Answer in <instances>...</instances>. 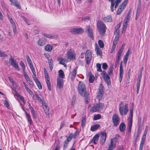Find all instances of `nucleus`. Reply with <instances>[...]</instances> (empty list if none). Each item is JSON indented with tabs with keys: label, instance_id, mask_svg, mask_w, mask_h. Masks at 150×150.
<instances>
[{
	"label": "nucleus",
	"instance_id": "39",
	"mask_svg": "<svg viewBox=\"0 0 150 150\" xmlns=\"http://www.w3.org/2000/svg\"><path fill=\"white\" fill-rule=\"evenodd\" d=\"M31 113L33 118L35 119L37 117V115L33 109L31 110Z\"/></svg>",
	"mask_w": 150,
	"mask_h": 150
},
{
	"label": "nucleus",
	"instance_id": "63",
	"mask_svg": "<svg viewBox=\"0 0 150 150\" xmlns=\"http://www.w3.org/2000/svg\"><path fill=\"white\" fill-rule=\"evenodd\" d=\"M69 144V143H68L67 142H65V141L64 142V147H63V149L64 150H65L67 149Z\"/></svg>",
	"mask_w": 150,
	"mask_h": 150
},
{
	"label": "nucleus",
	"instance_id": "61",
	"mask_svg": "<svg viewBox=\"0 0 150 150\" xmlns=\"http://www.w3.org/2000/svg\"><path fill=\"white\" fill-rule=\"evenodd\" d=\"M4 105L7 108H8L9 107V104L7 102V101L6 100H5L4 101Z\"/></svg>",
	"mask_w": 150,
	"mask_h": 150
},
{
	"label": "nucleus",
	"instance_id": "7",
	"mask_svg": "<svg viewBox=\"0 0 150 150\" xmlns=\"http://www.w3.org/2000/svg\"><path fill=\"white\" fill-rule=\"evenodd\" d=\"M127 1L128 0H125L120 5L117 11V15L120 14L122 13L126 6Z\"/></svg>",
	"mask_w": 150,
	"mask_h": 150
},
{
	"label": "nucleus",
	"instance_id": "58",
	"mask_svg": "<svg viewBox=\"0 0 150 150\" xmlns=\"http://www.w3.org/2000/svg\"><path fill=\"white\" fill-rule=\"evenodd\" d=\"M102 67L104 70H105L108 67V66L106 63H104L103 64Z\"/></svg>",
	"mask_w": 150,
	"mask_h": 150
},
{
	"label": "nucleus",
	"instance_id": "51",
	"mask_svg": "<svg viewBox=\"0 0 150 150\" xmlns=\"http://www.w3.org/2000/svg\"><path fill=\"white\" fill-rule=\"evenodd\" d=\"M101 64L99 63H97L96 64V67L98 68L97 69V71L100 72H101L102 71L101 68Z\"/></svg>",
	"mask_w": 150,
	"mask_h": 150
},
{
	"label": "nucleus",
	"instance_id": "22",
	"mask_svg": "<svg viewBox=\"0 0 150 150\" xmlns=\"http://www.w3.org/2000/svg\"><path fill=\"white\" fill-rule=\"evenodd\" d=\"M126 128V126L124 122L121 123L119 126V129L120 131L121 132L124 131Z\"/></svg>",
	"mask_w": 150,
	"mask_h": 150
},
{
	"label": "nucleus",
	"instance_id": "64",
	"mask_svg": "<svg viewBox=\"0 0 150 150\" xmlns=\"http://www.w3.org/2000/svg\"><path fill=\"white\" fill-rule=\"evenodd\" d=\"M104 80L106 83H107L108 85H109L111 84V81L110 79H105Z\"/></svg>",
	"mask_w": 150,
	"mask_h": 150
},
{
	"label": "nucleus",
	"instance_id": "1",
	"mask_svg": "<svg viewBox=\"0 0 150 150\" xmlns=\"http://www.w3.org/2000/svg\"><path fill=\"white\" fill-rule=\"evenodd\" d=\"M78 88L80 95L85 98V103L88 104L90 100L89 94L87 92L84 83L82 82H80L78 84Z\"/></svg>",
	"mask_w": 150,
	"mask_h": 150
},
{
	"label": "nucleus",
	"instance_id": "29",
	"mask_svg": "<svg viewBox=\"0 0 150 150\" xmlns=\"http://www.w3.org/2000/svg\"><path fill=\"white\" fill-rule=\"evenodd\" d=\"M122 62H121V63L120 64V70H119V76H123V67L122 64Z\"/></svg>",
	"mask_w": 150,
	"mask_h": 150
},
{
	"label": "nucleus",
	"instance_id": "54",
	"mask_svg": "<svg viewBox=\"0 0 150 150\" xmlns=\"http://www.w3.org/2000/svg\"><path fill=\"white\" fill-rule=\"evenodd\" d=\"M130 18V16H129V13H128L127 14V16L125 17V18L124 20V21H126V22H128V21L129 20Z\"/></svg>",
	"mask_w": 150,
	"mask_h": 150
},
{
	"label": "nucleus",
	"instance_id": "38",
	"mask_svg": "<svg viewBox=\"0 0 150 150\" xmlns=\"http://www.w3.org/2000/svg\"><path fill=\"white\" fill-rule=\"evenodd\" d=\"M119 137V135L117 134L114 138L112 139H111V141H112L113 142H115V144Z\"/></svg>",
	"mask_w": 150,
	"mask_h": 150
},
{
	"label": "nucleus",
	"instance_id": "36",
	"mask_svg": "<svg viewBox=\"0 0 150 150\" xmlns=\"http://www.w3.org/2000/svg\"><path fill=\"white\" fill-rule=\"evenodd\" d=\"M99 92L102 93H104V87L102 84H100L99 88Z\"/></svg>",
	"mask_w": 150,
	"mask_h": 150
},
{
	"label": "nucleus",
	"instance_id": "48",
	"mask_svg": "<svg viewBox=\"0 0 150 150\" xmlns=\"http://www.w3.org/2000/svg\"><path fill=\"white\" fill-rule=\"evenodd\" d=\"M23 74L25 76V79L27 81H30V79L29 78V76H28V75L26 74V72L24 71H23Z\"/></svg>",
	"mask_w": 150,
	"mask_h": 150
},
{
	"label": "nucleus",
	"instance_id": "47",
	"mask_svg": "<svg viewBox=\"0 0 150 150\" xmlns=\"http://www.w3.org/2000/svg\"><path fill=\"white\" fill-rule=\"evenodd\" d=\"M26 58L29 65H31L32 64V63L28 55H27L26 56Z\"/></svg>",
	"mask_w": 150,
	"mask_h": 150
},
{
	"label": "nucleus",
	"instance_id": "9",
	"mask_svg": "<svg viewBox=\"0 0 150 150\" xmlns=\"http://www.w3.org/2000/svg\"><path fill=\"white\" fill-rule=\"evenodd\" d=\"M67 56L68 60H71L74 59L75 55L74 51L71 49H69L67 52Z\"/></svg>",
	"mask_w": 150,
	"mask_h": 150
},
{
	"label": "nucleus",
	"instance_id": "23",
	"mask_svg": "<svg viewBox=\"0 0 150 150\" xmlns=\"http://www.w3.org/2000/svg\"><path fill=\"white\" fill-rule=\"evenodd\" d=\"M103 20L105 22H111L112 18L111 16H108L106 17H104L103 18Z\"/></svg>",
	"mask_w": 150,
	"mask_h": 150
},
{
	"label": "nucleus",
	"instance_id": "52",
	"mask_svg": "<svg viewBox=\"0 0 150 150\" xmlns=\"http://www.w3.org/2000/svg\"><path fill=\"white\" fill-rule=\"evenodd\" d=\"M76 100V97L75 96L73 95L72 97V101L71 102V105H73L75 103Z\"/></svg>",
	"mask_w": 150,
	"mask_h": 150
},
{
	"label": "nucleus",
	"instance_id": "33",
	"mask_svg": "<svg viewBox=\"0 0 150 150\" xmlns=\"http://www.w3.org/2000/svg\"><path fill=\"white\" fill-rule=\"evenodd\" d=\"M109 1L111 2V5L110 6V9L112 12H113L114 11L113 8L114 6L115 3L114 1L115 0H108Z\"/></svg>",
	"mask_w": 150,
	"mask_h": 150
},
{
	"label": "nucleus",
	"instance_id": "24",
	"mask_svg": "<svg viewBox=\"0 0 150 150\" xmlns=\"http://www.w3.org/2000/svg\"><path fill=\"white\" fill-rule=\"evenodd\" d=\"M25 112L26 116V117L27 118L28 121L30 125H31L33 123V121L31 118L30 115L28 113H27V112H26V111H25Z\"/></svg>",
	"mask_w": 150,
	"mask_h": 150
},
{
	"label": "nucleus",
	"instance_id": "35",
	"mask_svg": "<svg viewBox=\"0 0 150 150\" xmlns=\"http://www.w3.org/2000/svg\"><path fill=\"white\" fill-rule=\"evenodd\" d=\"M59 76L62 78H63L64 76V75L63 71L62 70L60 69L59 71Z\"/></svg>",
	"mask_w": 150,
	"mask_h": 150
},
{
	"label": "nucleus",
	"instance_id": "13",
	"mask_svg": "<svg viewBox=\"0 0 150 150\" xmlns=\"http://www.w3.org/2000/svg\"><path fill=\"white\" fill-rule=\"evenodd\" d=\"M83 31V29L81 28H74L71 29L70 30V32L73 33L74 34H80L82 33Z\"/></svg>",
	"mask_w": 150,
	"mask_h": 150
},
{
	"label": "nucleus",
	"instance_id": "43",
	"mask_svg": "<svg viewBox=\"0 0 150 150\" xmlns=\"http://www.w3.org/2000/svg\"><path fill=\"white\" fill-rule=\"evenodd\" d=\"M104 93L98 92V95L97 96V97L99 100H100L102 98Z\"/></svg>",
	"mask_w": 150,
	"mask_h": 150
},
{
	"label": "nucleus",
	"instance_id": "10",
	"mask_svg": "<svg viewBox=\"0 0 150 150\" xmlns=\"http://www.w3.org/2000/svg\"><path fill=\"white\" fill-rule=\"evenodd\" d=\"M112 120L114 126L116 127L117 126L120 122L118 116L116 114H114L112 117Z\"/></svg>",
	"mask_w": 150,
	"mask_h": 150
},
{
	"label": "nucleus",
	"instance_id": "44",
	"mask_svg": "<svg viewBox=\"0 0 150 150\" xmlns=\"http://www.w3.org/2000/svg\"><path fill=\"white\" fill-rule=\"evenodd\" d=\"M101 117V115L100 114H97L95 115L93 118V120H96L100 119Z\"/></svg>",
	"mask_w": 150,
	"mask_h": 150
},
{
	"label": "nucleus",
	"instance_id": "8",
	"mask_svg": "<svg viewBox=\"0 0 150 150\" xmlns=\"http://www.w3.org/2000/svg\"><path fill=\"white\" fill-rule=\"evenodd\" d=\"M92 57V53L90 50H87L85 53V59L86 64L88 65Z\"/></svg>",
	"mask_w": 150,
	"mask_h": 150
},
{
	"label": "nucleus",
	"instance_id": "3",
	"mask_svg": "<svg viewBox=\"0 0 150 150\" xmlns=\"http://www.w3.org/2000/svg\"><path fill=\"white\" fill-rule=\"evenodd\" d=\"M104 107V104L103 103H99L93 105L90 111L92 112H96L103 109Z\"/></svg>",
	"mask_w": 150,
	"mask_h": 150
},
{
	"label": "nucleus",
	"instance_id": "11",
	"mask_svg": "<svg viewBox=\"0 0 150 150\" xmlns=\"http://www.w3.org/2000/svg\"><path fill=\"white\" fill-rule=\"evenodd\" d=\"M86 30L88 32L87 35L92 40H93L94 39V37L92 32V30L91 28L90 25H87L86 26Z\"/></svg>",
	"mask_w": 150,
	"mask_h": 150
},
{
	"label": "nucleus",
	"instance_id": "25",
	"mask_svg": "<svg viewBox=\"0 0 150 150\" xmlns=\"http://www.w3.org/2000/svg\"><path fill=\"white\" fill-rule=\"evenodd\" d=\"M115 142H113L112 141H111L110 145L108 150H113L115 148Z\"/></svg>",
	"mask_w": 150,
	"mask_h": 150
},
{
	"label": "nucleus",
	"instance_id": "53",
	"mask_svg": "<svg viewBox=\"0 0 150 150\" xmlns=\"http://www.w3.org/2000/svg\"><path fill=\"white\" fill-rule=\"evenodd\" d=\"M113 71V67L112 66H110L109 69L108 71V74L110 75L111 74H112Z\"/></svg>",
	"mask_w": 150,
	"mask_h": 150
},
{
	"label": "nucleus",
	"instance_id": "49",
	"mask_svg": "<svg viewBox=\"0 0 150 150\" xmlns=\"http://www.w3.org/2000/svg\"><path fill=\"white\" fill-rule=\"evenodd\" d=\"M125 45H124V44H123L122 45V46H121V48H120V50H119L118 52V53H119V54H122V52H123V51L124 48V46H125Z\"/></svg>",
	"mask_w": 150,
	"mask_h": 150
},
{
	"label": "nucleus",
	"instance_id": "46",
	"mask_svg": "<svg viewBox=\"0 0 150 150\" xmlns=\"http://www.w3.org/2000/svg\"><path fill=\"white\" fill-rule=\"evenodd\" d=\"M98 45L100 48H103L104 47V44L103 41L101 40L98 41Z\"/></svg>",
	"mask_w": 150,
	"mask_h": 150
},
{
	"label": "nucleus",
	"instance_id": "59",
	"mask_svg": "<svg viewBox=\"0 0 150 150\" xmlns=\"http://www.w3.org/2000/svg\"><path fill=\"white\" fill-rule=\"evenodd\" d=\"M139 136V134H137L136 137L134 141V146H136V143L137 141V139Z\"/></svg>",
	"mask_w": 150,
	"mask_h": 150
},
{
	"label": "nucleus",
	"instance_id": "14",
	"mask_svg": "<svg viewBox=\"0 0 150 150\" xmlns=\"http://www.w3.org/2000/svg\"><path fill=\"white\" fill-rule=\"evenodd\" d=\"M47 42L46 38L45 37L41 38L38 42V45L40 46L45 45Z\"/></svg>",
	"mask_w": 150,
	"mask_h": 150
},
{
	"label": "nucleus",
	"instance_id": "5",
	"mask_svg": "<svg viewBox=\"0 0 150 150\" xmlns=\"http://www.w3.org/2000/svg\"><path fill=\"white\" fill-rule=\"evenodd\" d=\"M133 110V108L130 109L129 115L128 118L129 122L128 123V132L129 133L131 132L132 125Z\"/></svg>",
	"mask_w": 150,
	"mask_h": 150
},
{
	"label": "nucleus",
	"instance_id": "32",
	"mask_svg": "<svg viewBox=\"0 0 150 150\" xmlns=\"http://www.w3.org/2000/svg\"><path fill=\"white\" fill-rule=\"evenodd\" d=\"M14 91L16 93H17V95H16V96L17 97L21 99V100L23 102V103L24 104H25V100H24L23 97L21 96L20 95L17 93V92H16V90H15Z\"/></svg>",
	"mask_w": 150,
	"mask_h": 150
},
{
	"label": "nucleus",
	"instance_id": "21",
	"mask_svg": "<svg viewBox=\"0 0 150 150\" xmlns=\"http://www.w3.org/2000/svg\"><path fill=\"white\" fill-rule=\"evenodd\" d=\"M95 50L96 52V54L97 55L101 56L102 55L101 50L100 48L98 46L96 45Z\"/></svg>",
	"mask_w": 150,
	"mask_h": 150
},
{
	"label": "nucleus",
	"instance_id": "37",
	"mask_svg": "<svg viewBox=\"0 0 150 150\" xmlns=\"http://www.w3.org/2000/svg\"><path fill=\"white\" fill-rule=\"evenodd\" d=\"M119 35H116L113 41V44H114V45H117L119 40Z\"/></svg>",
	"mask_w": 150,
	"mask_h": 150
},
{
	"label": "nucleus",
	"instance_id": "2",
	"mask_svg": "<svg viewBox=\"0 0 150 150\" xmlns=\"http://www.w3.org/2000/svg\"><path fill=\"white\" fill-rule=\"evenodd\" d=\"M97 25L99 34L102 36H104L106 29L105 25L103 22L101 21H98Z\"/></svg>",
	"mask_w": 150,
	"mask_h": 150
},
{
	"label": "nucleus",
	"instance_id": "20",
	"mask_svg": "<svg viewBox=\"0 0 150 150\" xmlns=\"http://www.w3.org/2000/svg\"><path fill=\"white\" fill-rule=\"evenodd\" d=\"M63 80L60 78L57 79V86L59 89L63 87Z\"/></svg>",
	"mask_w": 150,
	"mask_h": 150
},
{
	"label": "nucleus",
	"instance_id": "19",
	"mask_svg": "<svg viewBox=\"0 0 150 150\" xmlns=\"http://www.w3.org/2000/svg\"><path fill=\"white\" fill-rule=\"evenodd\" d=\"M141 74H140V76L139 75L138 80L137 82L136 87H137V93L138 94L139 93V87L140 86V83L141 79Z\"/></svg>",
	"mask_w": 150,
	"mask_h": 150
},
{
	"label": "nucleus",
	"instance_id": "6",
	"mask_svg": "<svg viewBox=\"0 0 150 150\" xmlns=\"http://www.w3.org/2000/svg\"><path fill=\"white\" fill-rule=\"evenodd\" d=\"M44 72L45 80L47 85V86L48 87V89L49 91H51V86L50 79L45 68H44Z\"/></svg>",
	"mask_w": 150,
	"mask_h": 150
},
{
	"label": "nucleus",
	"instance_id": "41",
	"mask_svg": "<svg viewBox=\"0 0 150 150\" xmlns=\"http://www.w3.org/2000/svg\"><path fill=\"white\" fill-rule=\"evenodd\" d=\"M35 96L37 99L38 101L40 102L41 103H42H42H44L43 102V100L39 96L38 94H35Z\"/></svg>",
	"mask_w": 150,
	"mask_h": 150
},
{
	"label": "nucleus",
	"instance_id": "42",
	"mask_svg": "<svg viewBox=\"0 0 150 150\" xmlns=\"http://www.w3.org/2000/svg\"><path fill=\"white\" fill-rule=\"evenodd\" d=\"M8 56L4 52L0 50V57H7Z\"/></svg>",
	"mask_w": 150,
	"mask_h": 150
},
{
	"label": "nucleus",
	"instance_id": "27",
	"mask_svg": "<svg viewBox=\"0 0 150 150\" xmlns=\"http://www.w3.org/2000/svg\"><path fill=\"white\" fill-rule=\"evenodd\" d=\"M121 55L122 54L117 53V57H116V61L115 62V64L116 65H117V64L119 63Z\"/></svg>",
	"mask_w": 150,
	"mask_h": 150
},
{
	"label": "nucleus",
	"instance_id": "50",
	"mask_svg": "<svg viewBox=\"0 0 150 150\" xmlns=\"http://www.w3.org/2000/svg\"><path fill=\"white\" fill-rule=\"evenodd\" d=\"M94 79V76L93 75H90L89 78V82L91 83H93Z\"/></svg>",
	"mask_w": 150,
	"mask_h": 150
},
{
	"label": "nucleus",
	"instance_id": "55",
	"mask_svg": "<svg viewBox=\"0 0 150 150\" xmlns=\"http://www.w3.org/2000/svg\"><path fill=\"white\" fill-rule=\"evenodd\" d=\"M42 106H43L42 108L43 109L44 111L47 109L49 108V107L45 103H42Z\"/></svg>",
	"mask_w": 150,
	"mask_h": 150
},
{
	"label": "nucleus",
	"instance_id": "4",
	"mask_svg": "<svg viewBox=\"0 0 150 150\" xmlns=\"http://www.w3.org/2000/svg\"><path fill=\"white\" fill-rule=\"evenodd\" d=\"M122 102H121L120 103L119 105V110L120 112V114L121 116H123V114H124V115H126L128 112V104L127 103H126L124 106V109L123 111V107L121 106V105H123L122 104Z\"/></svg>",
	"mask_w": 150,
	"mask_h": 150
},
{
	"label": "nucleus",
	"instance_id": "60",
	"mask_svg": "<svg viewBox=\"0 0 150 150\" xmlns=\"http://www.w3.org/2000/svg\"><path fill=\"white\" fill-rule=\"evenodd\" d=\"M33 78L37 84L40 83L38 79L35 76H33Z\"/></svg>",
	"mask_w": 150,
	"mask_h": 150
},
{
	"label": "nucleus",
	"instance_id": "45",
	"mask_svg": "<svg viewBox=\"0 0 150 150\" xmlns=\"http://www.w3.org/2000/svg\"><path fill=\"white\" fill-rule=\"evenodd\" d=\"M20 65L22 67L23 71H24V70H25V64L22 61L20 62Z\"/></svg>",
	"mask_w": 150,
	"mask_h": 150
},
{
	"label": "nucleus",
	"instance_id": "18",
	"mask_svg": "<svg viewBox=\"0 0 150 150\" xmlns=\"http://www.w3.org/2000/svg\"><path fill=\"white\" fill-rule=\"evenodd\" d=\"M11 2V5H14L18 8L20 9L21 8V5L19 4L18 1L17 0H9Z\"/></svg>",
	"mask_w": 150,
	"mask_h": 150
},
{
	"label": "nucleus",
	"instance_id": "12",
	"mask_svg": "<svg viewBox=\"0 0 150 150\" xmlns=\"http://www.w3.org/2000/svg\"><path fill=\"white\" fill-rule=\"evenodd\" d=\"M9 61L11 62V65L15 68L17 70L19 71L20 70V68L18 66V64L17 63L16 60L12 58L11 57L9 59Z\"/></svg>",
	"mask_w": 150,
	"mask_h": 150
},
{
	"label": "nucleus",
	"instance_id": "30",
	"mask_svg": "<svg viewBox=\"0 0 150 150\" xmlns=\"http://www.w3.org/2000/svg\"><path fill=\"white\" fill-rule=\"evenodd\" d=\"M53 47V46H51L48 45H47L45 47V50L48 52H51L52 50Z\"/></svg>",
	"mask_w": 150,
	"mask_h": 150
},
{
	"label": "nucleus",
	"instance_id": "40",
	"mask_svg": "<svg viewBox=\"0 0 150 150\" xmlns=\"http://www.w3.org/2000/svg\"><path fill=\"white\" fill-rule=\"evenodd\" d=\"M72 133H70L69 135V137H67V138L65 142L69 143V141L71 140L72 138Z\"/></svg>",
	"mask_w": 150,
	"mask_h": 150
},
{
	"label": "nucleus",
	"instance_id": "28",
	"mask_svg": "<svg viewBox=\"0 0 150 150\" xmlns=\"http://www.w3.org/2000/svg\"><path fill=\"white\" fill-rule=\"evenodd\" d=\"M129 50L127 53H126L125 55L124 56V62L125 64H126L127 62V59L128 58L129 55Z\"/></svg>",
	"mask_w": 150,
	"mask_h": 150
},
{
	"label": "nucleus",
	"instance_id": "31",
	"mask_svg": "<svg viewBox=\"0 0 150 150\" xmlns=\"http://www.w3.org/2000/svg\"><path fill=\"white\" fill-rule=\"evenodd\" d=\"M48 63L49 65L50 69V70L51 71H52L53 66V60L52 59L49 60L48 61Z\"/></svg>",
	"mask_w": 150,
	"mask_h": 150
},
{
	"label": "nucleus",
	"instance_id": "57",
	"mask_svg": "<svg viewBox=\"0 0 150 150\" xmlns=\"http://www.w3.org/2000/svg\"><path fill=\"white\" fill-rule=\"evenodd\" d=\"M64 59L63 58H62L59 61V64H62L64 66L66 65L65 63L64 62Z\"/></svg>",
	"mask_w": 150,
	"mask_h": 150
},
{
	"label": "nucleus",
	"instance_id": "56",
	"mask_svg": "<svg viewBox=\"0 0 150 150\" xmlns=\"http://www.w3.org/2000/svg\"><path fill=\"white\" fill-rule=\"evenodd\" d=\"M127 23L126 21H124L122 26V30H125L126 28L127 25Z\"/></svg>",
	"mask_w": 150,
	"mask_h": 150
},
{
	"label": "nucleus",
	"instance_id": "17",
	"mask_svg": "<svg viewBox=\"0 0 150 150\" xmlns=\"http://www.w3.org/2000/svg\"><path fill=\"white\" fill-rule=\"evenodd\" d=\"M77 68L76 67L74 68L71 72V79L72 81L74 80L76 75Z\"/></svg>",
	"mask_w": 150,
	"mask_h": 150
},
{
	"label": "nucleus",
	"instance_id": "15",
	"mask_svg": "<svg viewBox=\"0 0 150 150\" xmlns=\"http://www.w3.org/2000/svg\"><path fill=\"white\" fill-rule=\"evenodd\" d=\"M101 135L100 142L102 144L105 142L106 138V133L105 131L100 133Z\"/></svg>",
	"mask_w": 150,
	"mask_h": 150
},
{
	"label": "nucleus",
	"instance_id": "34",
	"mask_svg": "<svg viewBox=\"0 0 150 150\" xmlns=\"http://www.w3.org/2000/svg\"><path fill=\"white\" fill-rule=\"evenodd\" d=\"M86 117L85 115L83 117L81 121V126L83 127L85 126V124L86 122Z\"/></svg>",
	"mask_w": 150,
	"mask_h": 150
},
{
	"label": "nucleus",
	"instance_id": "26",
	"mask_svg": "<svg viewBox=\"0 0 150 150\" xmlns=\"http://www.w3.org/2000/svg\"><path fill=\"white\" fill-rule=\"evenodd\" d=\"M100 127L99 124H96L92 126L91 128V130L92 131H94Z\"/></svg>",
	"mask_w": 150,
	"mask_h": 150
},
{
	"label": "nucleus",
	"instance_id": "62",
	"mask_svg": "<svg viewBox=\"0 0 150 150\" xmlns=\"http://www.w3.org/2000/svg\"><path fill=\"white\" fill-rule=\"evenodd\" d=\"M13 28V31L14 33L15 34L16 32V28L15 24L12 25Z\"/></svg>",
	"mask_w": 150,
	"mask_h": 150
},
{
	"label": "nucleus",
	"instance_id": "16",
	"mask_svg": "<svg viewBox=\"0 0 150 150\" xmlns=\"http://www.w3.org/2000/svg\"><path fill=\"white\" fill-rule=\"evenodd\" d=\"M99 134H96L93 137V139L91 141V143H93L94 144H96L97 143V142L98 141L99 139Z\"/></svg>",
	"mask_w": 150,
	"mask_h": 150
}]
</instances>
